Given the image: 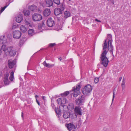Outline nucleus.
Wrapping results in <instances>:
<instances>
[{
	"label": "nucleus",
	"instance_id": "a878e982",
	"mask_svg": "<svg viewBox=\"0 0 131 131\" xmlns=\"http://www.w3.org/2000/svg\"><path fill=\"white\" fill-rule=\"evenodd\" d=\"M60 106H59V107L57 109H56V108L55 107L54 110H55L56 114L60 115L61 111L60 108Z\"/></svg>",
	"mask_w": 131,
	"mask_h": 131
},
{
	"label": "nucleus",
	"instance_id": "1a4fd4ad",
	"mask_svg": "<svg viewBox=\"0 0 131 131\" xmlns=\"http://www.w3.org/2000/svg\"><path fill=\"white\" fill-rule=\"evenodd\" d=\"M21 35V32L18 30H16L13 32V36L14 38L18 39L20 38Z\"/></svg>",
	"mask_w": 131,
	"mask_h": 131
},
{
	"label": "nucleus",
	"instance_id": "473e14b6",
	"mask_svg": "<svg viewBox=\"0 0 131 131\" xmlns=\"http://www.w3.org/2000/svg\"><path fill=\"white\" fill-rule=\"evenodd\" d=\"M67 107L70 110L73 109L74 107V105L72 103H70L68 105Z\"/></svg>",
	"mask_w": 131,
	"mask_h": 131
},
{
	"label": "nucleus",
	"instance_id": "7ed1b4c3",
	"mask_svg": "<svg viewBox=\"0 0 131 131\" xmlns=\"http://www.w3.org/2000/svg\"><path fill=\"white\" fill-rule=\"evenodd\" d=\"M80 83L78 84L76 86L72 88V90L74 92L73 96L74 97H77L80 94V90L81 88Z\"/></svg>",
	"mask_w": 131,
	"mask_h": 131
},
{
	"label": "nucleus",
	"instance_id": "5701e85b",
	"mask_svg": "<svg viewBox=\"0 0 131 131\" xmlns=\"http://www.w3.org/2000/svg\"><path fill=\"white\" fill-rule=\"evenodd\" d=\"M112 37L111 34H108L107 35V38L105 41H112Z\"/></svg>",
	"mask_w": 131,
	"mask_h": 131
},
{
	"label": "nucleus",
	"instance_id": "69168bd1",
	"mask_svg": "<svg viewBox=\"0 0 131 131\" xmlns=\"http://www.w3.org/2000/svg\"><path fill=\"white\" fill-rule=\"evenodd\" d=\"M20 41L19 43V44H20Z\"/></svg>",
	"mask_w": 131,
	"mask_h": 131
},
{
	"label": "nucleus",
	"instance_id": "e2e57ef3",
	"mask_svg": "<svg viewBox=\"0 0 131 131\" xmlns=\"http://www.w3.org/2000/svg\"><path fill=\"white\" fill-rule=\"evenodd\" d=\"M2 87V86H1V85H0V88H1Z\"/></svg>",
	"mask_w": 131,
	"mask_h": 131
},
{
	"label": "nucleus",
	"instance_id": "6e6552de",
	"mask_svg": "<svg viewBox=\"0 0 131 131\" xmlns=\"http://www.w3.org/2000/svg\"><path fill=\"white\" fill-rule=\"evenodd\" d=\"M8 66L9 68H13L16 65V60H13L12 59L9 60L8 61Z\"/></svg>",
	"mask_w": 131,
	"mask_h": 131
},
{
	"label": "nucleus",
	"instance_id": "f257e3e1",
	"mask_svg": "<svg viewBox=\"0 0 131 131\" xmlns=\"http://www.w3.org/2000/svg\"><path fill=\"white\" fill-rule=\"evenodd\" d=\"M107 52L108 51H106L105 50L103 51L101 54V56L100 57L101 64H102L105 67L107 66L109 62L108 59L106 56Z\"/></svg>",
	"mask_w": 131,
	"mask_h": 131
},
{
	"label": "nucleus",
	"instance_id": "9b49d317",
	"mask_svg": "<svg viewBox=\"0 0 131 131\" xmlns=\"http://www.w3.org/2000/svg\"><path fill=\"white\" fill-rule=\"evenodd\" d=\"M47 23V26L50 27L53 26L54 24V21L51 18H49L48 19Z\"/></svg>",
	"mask_w": 131,
	"mask_h": 131
},
{
	"label": "nucleus",
	"instance_id": "338daca9",
	"mask_svg": "<svg viewBox=\"0 0 131 131\" xmlns=\"http://www.w3.org/2000/svg\"><path fill=\"white\" fill-rule=\"evenodd\" d=\"M68 1H71V0H68Z\"/></svg>",
	"mask_w": 131,
	"mask_h": 131
},
{
	"label": "nucleus",
	"instance_id": "f8f14e48",
	"mask_svg": "<svg viewBox=\"0 0 131 131\" xmlns=\"http://www.w3.org/2000/svg\"><path fill=\"white\" fill-rule=\"evenodd\" d=\"M108 48H109L111 53H112L113 57H114V56L113 53V47L112 45V41H108Z\"/></svg>",
	"mask_w": 131,
	"mask_h": 131
},
{
	"label": "nucleus",
	"instance_id": "dca6fc26",
	"mask_svg": "<svg viewBox=\"0 0 131 131\" xmlns=\"http://www.w3.org/2000/svg\"><path fill=\"white\" fill-rule=\"evenodd\" d=\"M46 2L47 6L48 7H50L53 6V3L52 0H46Z\"/></svg>",
	"mask_w": 131,
	"mask_h": 131
},
{
	"label": "nucleus",
	"instance_id": "f03ea898",
	"mask_svg": "<svg viewBox=\"0 0 131 131\" xmlns=\"http://www.w3.org/2000/svg\"><path fill=\"white\" fill-rule=\"evenodd\" d=\"M92 89V86L90 84H88L82 89V92L84 95H89Z\"/></svg>",
	"mask_w": 131,
	"mask_h": 131
},
{
	"label": "nucleus",
	"instance_id": "ddd939ff",
	"mask_svg": "<svg viewBox=\"0 0 131 131\" xmlns=\"http://www.w3.org/2000/svg\"><path fill=\"white\" fill-rule=\"evenodd\" d=\"M50 13L51 11L50 9H46L44 10L43 14L45 16L47 17L49 16Z\"/></svg>",
	"mask_w": 131,
	"mask_h": 131
},
{
	"label": "nucleus",
	"instance_id": "79ce46f5",
	"mask_svg": "<svg viewBox=\"0 0 131 131\" xmlns=\"http://www.w3.org/2000/svg\"><path fill=\"white\" fill-rule=\"evenodd\" d=\"M45 21L43 20L42 21V23H40L41 24V26H42V27L43 28V29H45Z\"/></svg>",
	"mask_w": 131,
	"mask_h": 131
},
{
	"label": "nucleus",
	"instance_id": "4d7b16f0",
	"mask_svg": "<svg viewBox=\"0 0 131 131\" xmlns=\"http://www.w3.org/2000/svg\"><path fill=\"white\" fill-rule=\"evenodd\" d=\"M46 98V97L45 96H42V99L44 100H45V98Z\"/></svg>",
	"mask_w": 131,
	"mask_h": 131
},
{
	"label": "nucleus",
	"instance_id": "20e7f679",
	"mask_svg": "<svg viewBox=\"0 0 131 131\" xmlns=\"http://www.w3.org/2000/svg\"><path fill=\"white\" fill-rule=\"evenodd\" d=\"M85 97L83 95H82L75 100L76 104L77 105H83L85 100Z\"/></svg>",
	"mask_w": 131,
	"mask_h": 131
},
{
	"label": "nucleus",
	"instance_id": "052dcab7",
	"mask_svg": "<svg viewBox=\"0 0 131 131\" xmlns=\"http://www.w3.org/2000/svg\"><path fill=\"white\" fill-rule=\"evenodd\" d=\"M100 66V64H98L97 65V66L98 67H99Z\"/></svg>",
	"mask_w": 131,
	"mask_h": 131
},
{
	"label": "nucleus",
	"instance_id": "72a5a7b5",
	"mask_svg": "<svg viewBox=\"0 0 131 131\" xmlns=\"http://www.w3.org/2000/svg\"><path fill=\"white\" fill-rule=\"evenodd\" d=\"M5 85H8L9 83V81L8 79H4L3 80Z\"/></svg>",
	"mask_w": 131,
	"mask_h": 131
},
{
	"label": "nucleus",
	"instance_id": "8fccbe9b",
	"mask_svg": "<svg viewBox=\"0 0 131 131\" xmlns=\"http://www.w3.org/2000/svg\"><path fill=\"white\" fill-rule=\"evenodd\" d=\"M10 1H9V3H7L6 4V5L5 6H7V7L9 5V4H10Z\"/></svg>",
	"mask_w": 131,
	"mask_h": 131
},
{
	"label": "nucleus",
	"instance_id": "a18cd8bd",
	"mask_svg": "<svg viewBox=\"0 0 131 131\" xmlns=\"http://www.w3.org/2000/svg\"><path fill=\"white\" fill-rule=\"evenodd\" d=\"M115 96V93L114 91L113 92V98H112V102H113L114 100V97Z\"/></svg>",
	"mask_w": 131,
	"mask_h": 131
},
{
	"label": "nucleus",
	"instance_id": "5fc2aeb1",
	"mask_svg": "<svg viewBox=\"0 0 131 131\" xmlns=\"http://www.w3.org/2000/svg\"><path fill=\"white\" fill-rule=\"evenodd\" d=\"M58 59L60 61H61V60H62V58L61 57H60L58 58Z\"/></svg>",
	"mask_w": 131,
	"mask_h": 131
},
{
	"label": "nucleus",
	"instance_id": "cd10ccee",
	"mask_svg": "<svg viewBox=\"0 0 131 131\" xmlns=\"http://www.w3.org/2000/svg\"><path fill=\"white\" fill-rule=\"evenodd\" d=\"M108 48V44L107 45V43L106 42V41H105V42L104 43V45L103 47V50H104L103 51L106 50L107 48Z\"/></svg>",
	"mask_w": 131,
	"mask_h": 131
},
{
	"label": "nucleus",
	"instance_id": "c85d7f7f",
	"mask_svg": "<svg viewBox=\"0 0 131 131\" xmlns=\"http://www.w3.org/2000/svg\"><path fill=\"white\" fill-rule=\"evenodd\" d=\"M14 72L12 71L10 73V76L9 77V79L11 81H13L14 79Z\"/></svg>",
	"mask_w": 131,
	"mask_h": 131
},
{
	"label": "nucleus",
	"instance_id": "de8ad7c7",
	"mask_svg": "<svg viewBox=\"0 0 131 131\" xmlns=\"http://www.w3.org/2000/svg\"><path fill=\"white\" fill-rule=\"evenodd\" d=\"M51 106L53 108H54V107H55V105H54L52 103Z\"/></svg>",
	"mask_w": 131,
	"mask_h": 131
},
{
	"label": "nucleus",
	"instance_id": "aec40b11",
	"mask_svg": "<svg viewBox=\"0 0 131 131\" xmlns=\"http://www.w3.org/2000/svg\"><path fill=\"white\" fill-rule=\"evenodd\" d=\"M4 42H2V43L3 44L1 46V49L3 50L4 52L7 51L8 50V47H6V45L4 43Z\"/></svg>",
	"mask_w": 131,
	"mask_h": 131
},
{
	"label": "nucleus",
	"instance_id": "864d4df0",
	"mask_svg": "<svg viewBox=\"0 0 131 131\" xmlns=\"http://www.w3.org/2000/svg\"><path fill=\"white\" fill-rule=\"evenodd\" d=\"M72 40L73 41H75L76 40V38L75 37H73L72 38Z\"/></svg>",
	"mask_w": 131,
	"mask_h": 131
},
{
	"label": "nucleus",
	"instance_id": "f704fd0d",
	"mask_svg": "<svg viewBox=\"0 0 131 131\" xmlns=\"http://www.w3.org/2000/svg\"><path fill=\"white\" fill-rule=\"evenodd\" d=\"M53 2L58 5L60 4V0H53Z\"/></svg>",
	"mask_w": 131,
	"mask_h": 131
},
{
	"label": "nucleus",
	"instance_id": "3c124183",
	"mask_svg": "<svg viewBox=\"0 0 131 131\" xmlns=\"http://www.w3.org/2000/svg\"><path fill=\"white\" fill-rule=\"evenodd\" d=\"M95 20L96 21H97V22H101V21L100 20H98V19H95Z\"/></svg>",
	"mask_w": 131,
	"mask_h": 131
},
{
	"label": "nucleus",
	"instance_id": "9d476101",
	"mask_svg": "<svg viewBox=\"0 0 131 131\" xmlns=\"http://www.w3.org/2000/svg\"><path fill=\"white\" fill-rule=\"evenodd\" d=\"M74 112L75 114L78 115H82V110L81 107L79 106L75 107L74 109Z\"/></svg>",
	"mask_w": 131,
	"mask_h": 131
},
{
	"label": "nucleus",
	"instance_id": "2eb2a0df",
	"mask_svg": "<svg viewBox=\"0 0 131 131\" xmlns=\"http://www.w3.org/2000/svg\"><path fill=\"white\" fill-rule=\"evenodd\" d=\"M70 112L65 111L64 112L63 116V118L65 119H67L70 117Z\"/></svg>",
	"mask_w": 131,
	"mask_h": 131
},
{
	"label": "nucleus",
	"instance_id": "c756f323",
	"mask_svg": "<svg viewBox=\"0 0 131 131\" xmlns=\"http://www.w3.org/2000/svg\"><path fill=\"white\" fill-rule=\"evenodd\" d=\"M21 31L23 32H25L27 31V29L26 27L23 25L21 26L20 27Z\"/></svg>",
	"mask_w": 131,
	"mask_h": 131
},
{
	"label": "nucleus",
	"instance_id": "e433bc0d",
	"mask_svg": "<svg viewBox=\"0 0 131 131\" xmlns=\"http://www.w3.org/2000/svg\"><path fill=\"white\" fill-rule=\"evenodd\" d=\"M59 8L62 12V11L64 9V5L63 4H61V5L60 6V8Z\"/></svg>",
	"mask_w": 131,
	"mask_h": 131
},
{
	"label": "nucleus",
	"instance_id": "393cba45",
	"mask_svg": "<svg viewBox=\"0 0 131 131\" xmlns=\"http://www.w3.org/2000/svg\"><path fill=\"white\" fill-rule=\"evenodd\" d=\"M23 19L22 16L20 15L16 18V21L18 23H20L23 20Z\"/></svg>",
	"mask_w": 131,
	"mask_h": 131
},
{
	"label": "nucleus",
	"instance_id": "0e129e2a",
	"mask_svg": "<svg viewBox=\"0 0 131 131\" xmlns=\"http://www.w3.org/2000/svg\"><path fill=\"white\" fill-rule=\"evenodd\" d=\"M8 41H6L5 43H7V42Z\"/></svg>",
	"mask_w": 131,
	"mask_h": 131
},
{
	"label": "nucleus",
	"instance_id": "680f3d73",
	"mask_svg": "<svg viewBox=\"0 0 131 131\" xmlns=\"http://www.w3.org/2000/svg\"><path fill=\"white\" fill-rule=\"evenodd\" d=\"M112 3L113 4L114 3V2L113 1V2H112Z\"/></svg>",
	"mask_w": 131,
	"mask_h": 131
},
{
	"label": "nucleus",
	"instance_id": "4468645a",
	"mask_svg": "<svg viewBox=\"0 0 131 131\" xmlns=\"http://www.w3.org/2000/svg\"><path fill=\"white\" fill-rule=\"evenodd\" d=\"M62 13V12L59 8H56L54 10V14L56 16H57Z\"/></svg>",
	"mask_w": 131,
	"mask_h": 131
},
{
	"label": "nucleus",
	"instance_id": "c03bdc74",
	"mask_svg": "<svg viewBox=\"0 0 131 131\" xmlns=\"http://www.w3.org/2000/svg\"><path fill=\"white\" fill-rule=\"evenodd\" d=\"M38 28L39 29H43V28L41 26V24L40 23L38 24Z\"/></svg>",
	"mask_w": 131,
	"mask_h": 131
},
{
	"label": "nucleus",
	"instance_id": "0eeeda50",
	"mask_svg": "<svg viewBox=\"0 0 131 131\" xmlns=\"http://www.w3.org/2000/svg\"><path fill=\"white\" fill-rule=\"evenodd\" d=\"M65 126L67 127L69 131H71L72 130L75 129L77 128V126L75 127L73 123L66 124H65Z\"/></svg>",
	"mask_w": 131,
	"mask_h": 131
},
{
	"label": "nucleus",
	"instance_id": "ea45409f",
	"mask_svg": "<svg viewBox=\"0 0 131 131\" xmlns=\"http://www.w3.org/2000/svg\"><path fill=\"white\" fill-rule=\"evenodd\" d=\"M25 23L26 24L29 26L31 27L32 26V25L31 24L26 20L25 21Z\"/></svg>",
	"mask_w": 131,
	"mask_h": 131
},
{
	"label": "nucleus",
	"instance_id": "f3484780",
	"mask_svg": "<svg viewBox=\"0 0 131 131\" xmlns=\"http://www.w3.org/2000/svg\"><path fill=\"white\" fill-rule=\"evenodd\" d=\"M64 18L66 19V18L70 17L71 15V13L69 11H66L64 12Z\"/></svg>",
	"mask_w": 131,
	"mask_h": 131
},
{
	"label": "nucleus",
	"instance_id": "412c9836",
	"mask_svg": "<svg viewBox=\"0 0 131 131\" xmlns=\"http://www.w3.org/2000/svg\"><path fill=\"white\" fill-rule=\"evenodd\" d=\"M10 40L9 39H8L7 37L4 35L1 36H0V41H7Z\"/></svg>",
	"mask_w": 131,
	"mask_h": 131
},
{
	"label": "nucleus",
	"instance_id": "b1692460",
	"mask_svg": "<svg viewBox=\"0 0 131 131\" xmlns=\"http://www.w3.org/2000/svg\"><path fill=\"white\" fill-rule=\"evenodd\" d=\"M28 35L30 36H32L35 34L34 30L33 29H29L28 31Z\"/></svg>",
	"mask_w": 131,
	"mask_h": 131
},
{
	"label": "nucleus",
	"instance_id": "c9c22d12",
	"mask_svg": "<svg viewBox=\"0 0 131 131\" xmlns=\"http://www.w3.org/2000/svg\"><path fill=\"white\" fill-rule=\"evenodd\" d=\"M9 76V73L8 72L4 74V79H8V77Z\"/></svg>",
	"mask_w": 131,
	"mask_h": 131
},
{
	"label": "nucleus",
	"instance_id": "09e8293b",
	"mask_svg": "<svg viewBox=\"0 0 131 131\" xmlns=\"http://www.w3.org/2000/svg\"><path fill=\"white\" fill-rule=\"evenodd\" d=\"M122 79V77H120L119 78V81H118L119 82L121 81Z\"/></svg>",
	"mask_w": 131,
	"mask_h": 131
},
{
	"label": "nucleus",
	"instance_id": "6ab92c4d",
	"mask_svg": "<svg viewBox=\"0 0 131 131\" xmlns=\"http://www.w3.org/2000/svg\"><path fill=\"white\" fill-rule=\"evenodd\" d=\"M43 64L44 66L48 68H51L54 66V64H50L47 63L45 61H44L43 63Z\"/></svg>",
	"mask_w": 131,
	"mask_h": 131
},
{
	"label": "nucleus",
	"instance_id": "423d86ee",
	"mask_svg": "<svg viewBox=\"0 0 131 131\" xmlns=\"http://www.w3.org/2000/svg\"><path fill=\"white\" fill-rule=\"evenodd\" d=\"M32 18L34 21H39L42 19V16L40 14L34 13L32 15Z\"/></svg>",
	"mask_w": 131,
	"mask_h": 131
},
{
	"label": "nucleus",
	"instance_id": "49530a36",
	"mask_svg": "<svg viewBox=\"0 0 131 131\" xmlns=\"http://www.w3.org/2000/svg\"><path fill=\"white\" fill-rule=\"evenodd\" d=\"M36 102L37 103V104H38V105L39 106L40 105V103L39 102V101H38V100H37V99H36Z\"/></svg>",
	"mask_w": 131,
	"mask_h": 131
},
{
	"label": "nucleus",
	"instance_id": "39448f33",
	"mask_svg": "<svg viewBox=\"0 0 131 131\" xmlns=\"http://www.w3.org/2000/svg\"><path fill=\"white\" fill-rule=\"evenodd\" d=\"M7 52L8 53L10 57L14 56L16 53V51L14 49L13 47L12 46H10L8 47Z\"/></svg>",
	"mask_w": 131,
	"mask_h": 131
},
{
	"label": "nucleus",
	"instance_id": "774afa93",
	"mask_svg": "<svg viewBox=\"0 0 131 131\" xmlns=\"http://www.w3.org/2000/svg\"><path fill=\"white\" fill-rule=\"evenodd\" d=\"M107 0L108 1H109V0Z\"/></svg>",
	"mask_w": 131,
	"mask_h": 131
},
{
	"label": "nucleus",
	"instance_id": "4c0bfd02",
	"mask_svg": "<svg viewBox=\"0 0 131 131\" xmlns=\"http://www.w3.org/2000/svg\"><path fill=\"white\" fill-rule=\"evenodd\" d=\"M58 104H60L61 105V102L62 101V98H59L57 100Z\"/></svg>",
	"mask_w": 131,
	"mask_h": 131
},
{
	"label": "nucleus",
	"instance_id": "13d9d810",
	"mask_svg": "<svg viewBox=\"0 0 131 131\" xmlns=\"http://www.w3.org/2000/svg\"><path fill=\"white\" fill-rule=\"evenodd\" d=\"M2 52V50L0 48V55H1V54Z\"/></svg>",
	"mask_w": 131,
	"mask_h": 131
},
{
	"label": "nucleus",
	"instance_id": "4be33fe9",
	"mask_svg": "<svg viewBox=\"0 0 131 131\" xmlns=\"http://www.w3.org/2000/svg\"><path fill=\"white\" fill-rule=\"evenodd\" d=\"M68 102V101H67V99L63 97L62 98V101L61 102V105L63 106V107L65 105L64 104Z\"/></svg>",
	"mask_w": 131,
	"mask_h": 131
},
{
	"label": "nucleus",
	"instance_id": "2f4dec72",
	"mask_svg": "<svg viewBox=\"0 0 131 131\" xmlns=\"http://www.w3.org/2000/svg\"><path fill=\"white\" fill-rule=\"evenodd\" d=\"M24 15L25 16H29L30 14V12L29 11L27 10H24Z\"/></svg>",
	"mask_w": 131,
	"mask_h": 131
},
{
	"label": "nucleus",
	"instance_id": "603ef678",
	"mask_svg": "<svg viewBox=\"0 0 131 131\" xmlns=\"http://www.w3.org/2000/svg\"><path fill=\"white\" fill-rule=\"evenodd\" d=\"M17 27V26L16 25H14L12 27V29L15 28Z\"/></svg>",
	"mask_w": 131,
	"mask_h": 131
},
{
	"label": "nucleus",
	"instance_id": "37998d69",
	"mask_svg": "<svg viewBox=\"0 0 131 131\" xmlns=\"http://www.w3.org/2000/svg\"><path fill=\"white\" fill-rule=\"evenodd\" d=\"M56 45L55 43H49V47H53Z\"/></svg>",
	"mask_w": 131,
	"mask_h": 131
},
{
	"label": "nucleus",
	"instance_id": "a19ab883",
	"mask_svg": "<svg viewBox=\"0 0 131 131\" xmlns=\"http://www.w3.org/2000/svg\"><path fill=\"white\" fill-rule=\"evenodd\" d=\"M7 7V6H5L4 7L1 8V9L0 10V13H2Z\"/></svg>",
	"mask_w": 131,
	"mask_h": 131
},
{
	"label": "nucleus",
	"instance_id": "7c9ffc66",
	"mask_svg": "<svg viewBox=\"0 0 131 131\" xmlns=\"http://www.w3.org/2000/svg\"><path fill=\"white\" fill-rule=\"evenodd\" d=\"M70 93L69 91H66L64 92L63 93L61 94L60 95L61 96H66L68 95Z\"/></svg>",
	"mask_w": 131,
	"mask_h": 131
},
{
	"label": "nucleus",
	"instance_id": "a211bd4d",
	"mask_svg": "<svg viewBox=\"0 0 131 131\" xmlns=\"http://www.w3.org/2000/svg\"><path fill=\"white\" fill-rule=\"evenodd\" d=\"M29 8V9L32 11L36 12L37 9V6L34 5L30 6Z\"/></svg>",
	"mask_w": 131,
	"mask_h": 131
},
{
	"label": "nucleus",
	"instance_id": "bf43d9fd",
	"mask_svg": "<svg viewBox=\"0 0 131 131\" xmlns=\"http://www.w3.org/2000/svg\"><path fill=\"white\" fill-rule=\"evenodd\" d=\"M21 116L22 117H23V112H21Z\"/></svg>",
	"mask_w": 131,
	"mask_h": 131
},
{
	"label": "nucleus",
	"instance_id": "6e6d98bb",
	"mask_svg": "<svg viewBox=\"0 0 131 131\" xmlns=\"http://www.w3.org/2000/svg\"><path fill=\"white\" fill-rule=\"evenodd\" d=\"M38 96L37 95H36L35 96V97L36 98V99H37V97H38Z\"/></svg>",
	"mask_w": 131,
	"mask_h": 131
},
{
	"label": "nucleus",
	"instance_id": "bb28decb",
	"mask_svg": "<svg viewBox=\"0 0 131 131\" xmlns=\"http://www.w3.org/2000/svg\"><path fill=\"white\" fill-rule=\"evenodd\" d=\"M125 80L123 78L121 84V86L122 90L124 89L125 88Z\"/></svg>",
	"mask_w": 131,
	"mask_h": 131
},
{
	"label": "nucleus",
	"instance_id": "58836bf2",
	"mask_svg": "<svg viewBox=\"0 0 131 131\" xmlns=\"http://www.w3.org/2000/svg\"><path fill=\"white\" fill-rule=\"evenodd\" d=\"M94 82L96 84L99 81V78H95L94 79Z\"/></svg>",
	"mask_w": 131,
	"mask_h": 131
}]
</instances>
